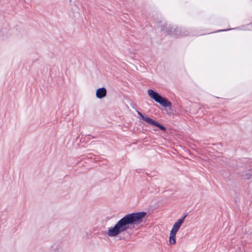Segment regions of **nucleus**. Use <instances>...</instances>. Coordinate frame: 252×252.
<instances>
[{
    "label": "nucleus",
    "mask_w": 252,
    "mask_h": 252,
    "mask_svg": "<svg viewBox=\"0 0 252 252\" xmlns=\"http://www.w3.org/2000/svg\"><path fill=\"white\" fill-rule=\"evenodd\" d=\"M92 138H95V136H92Z\"/></svg>",
    "instance_id": "nucleus-13"
},
{
    "label": "nucleus",
    "mask_w": 252,
    "mask_h": 252,
    "mask_svg": "<svg viewBox=\"0 0 252 252\" xmlns=\"http://www.w3.org/2000/svg\"><path fill=\"white\" fill-rule=\"evenodd\" d=\"M90 136H91L90 135H86L85 137H88V139H89L90 138H89V137Z\"/></svg>",
    "instance_id": "nucleus-12"
},
{
    "label": "nucleus",
    "mask_w": 252,
    "mask_h": 252,
    "mask_svg": "<svg viewBox=\"0 0 252 252\" xmlns=\"http://www.w3.org/2000/svg\"><path fill=\"white\" fill-rule=\"evenodd\" d=\"M147 213L138 212L129 213L121 218L113 227H110L107 234L109 237H115L126 231L130 225H139L145 222Z\"/></svg>",
    "instance_id": "nucleus-1"
},
{
    "label": "nucleus",
    "mask_w": 252,
    "mask_h": 252,
    "mask_svg": "<svg viewBox=\"0 0 252 252\" xmlns=\"http://www.w3.org/2000/svg\"><path fill=\"white\" fill-rule=\"evenodd\" d=\"M181 32H182V33L181 34V35H185V36L189 35V34L188 32L184 31L183 32H182V31H181Z\"/></svg>",
    "instance_id": "nucleus-10"
},
{
    "label": "nucleus",
    "mask_w": 252,
    "mask_h": 252,
    "mask_svg": "<svg viewBox=\"0 0 252 252\" xmlns=\"http://www.w3.org/2000/svg\"><path fill=\"white\" fill-rule=\"evenodd\" d=\"M229 29H228V30H218L217 31V32H224V31H227L228 30H229Z\"/></svg>",
    "instance_id": "nucleus-11"
},
{
    "label": "nucleus",
    "mask_w": 252,
    "mask_h": 252,
    "mask_svg": "<svg viewBox=\"0 0 252 252\" xmlns=\"http://www.w3.org/2000/svg\"><path fill=\"white\" fill-rule=\"evenodd\" d=\"M178 230H179L178 229H175V228H174L173 227L172 229L170 231V233H171V234H174V235H176V234H177V232L178 231Z\"/></svg>",
    "instance_id": "nucleus-8"
},
{
    "label": "nucleus",
    "mask_w": 252,
    "mask_h": 252,
    "mask_svg": "<svg viewBox=\"0 0 252 252\" xmlns=\"http://www.w3.org/2000/svg\"><path fill=\"white\" fill-rule=\"evenodd\" d=\"M176 235L171 233H170L169 242L170 244L173 245L176 243Z\"/></svg>",
    "instance_id": "nucleus-6"
},
{
    "label": "nucleus",
    "mask_w": 252,
    "mask_h": 252,
    "mask_svg": "<svg viewBox=\"0 0 252 252\" xmlns=\"http://www.w3.org/2000/svg\"><path fill=\"white\" fill-rule=\"evenodd\" d=\"M166 31L170 35H173L174 33L175 32V34H177L179 32V30L178 29H176L173 27H167Z\"/></svg>",
    "instance_id": "nucleus-5"
},
{
    "label": "nucleus",
    "mask_w": 252,
    "mask_h": 252,
    "mask_svg": "<svg viewBox=\"0 0 252 252\" xmlns=\"http://www.w3.org/2000/svg\"><path fill=\"white\" fill-rule=\"evenodd\" d=\"M188 215V213L185 214L184 215V216L181 218L179 219V220H182V222L183 223V222L185 220V218L187 217Z\"/></svg>",
    "instance_id": "nucleus-9"
},
{
    "label": "nucleus",
    "mask_w": 252,
    "mask_h": 252,
    "mask_svg": "<svg viewBox=\"0 0 252 252\" xmlns=\"http://www.w3.org/2000/svg\"><path fill=\"white\" fill-rule=\"evenodd\" d=\"M95 94L97 98L101 99L106 96L107 90L104 87L98 88L96 91Z\"/></svg>",
    "instance_id": "nucleus-4"
},
{
    "label": "nucleus",
    "mask_w": 252,
    "mask_h": 252,
    "mask_svg": "<svg viewBox=\"0 0 252 252\" xmlns=\"http://www.w3.org/2000/svg\"><path fill=\"white\" fill-rule=\"evenodd\" d=\"M149 96L156 102L160 104L164 107H171L172 103L166 98L162 97L159 94L152 89L148 90Z\"/></svg>",
    "instance_id": "nucleus-2"
},
{
    "label": "nucleus",
    "mask_w": 252,
    "mask_h": 252,
    "mask_svg": "<svg viewBox=\"0 0 252 252\" xmlns=\"http://www.w3.org/2000/svg\"><path fill=\"white\" fill-rule=\"evenodd\" d=\"M136 112L138 115L140 117L141 119L146 122L147 124L151 125L152 126H155L159 128V129L162 131H165L166 129V127L158 123V122L155 121L152 118L148 117L147 116H144L141 112L140 111L136 110Z\"/></svg>",
    "instance_id": "nucleus-3"
},
{
    "label": "nucleus",
    "mask_w": 252,
    "mask_h": 252,
    "mask_svg": "<svg viewBox=\"0 0 252 252\" xmlns=\"http://www.w3.org/2000/svg\"><path fill=\"white\" fill-rule=\"evenodd\" d=\"M182 220H178L176 222H175L173 227L175 229L179 230L183 223Z\"/></svg>",
    "instance_id": "nucleus-7"
}]
</instances>
